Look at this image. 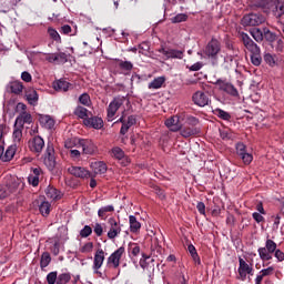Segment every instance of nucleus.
Returning <instances> with one entry per match:
<instances>
[{
	"label": "nucleus",
	"instance_id": "f257e3e1",
	"mask_svg": "<svg viewBox=\"0 0 284 284\" xmlns=\"http://www.w3.org/2000/svg\"><path fill=\"white\" fill-rule=\"evenodd\" d=\"M276 247V242L273 240H266L265 247H260L257 250L261 261H272V254H274Z\"/></svg>",
	"mask_w": 284,
	"mask_h": 284
},
{
	"label": "nucleus",
	"instance_id": "f03ea898",
	"mask_svg": "<svg viewBox=\"0 0 284 284\" xmlns=\"http://www.w3.org/2000/svg\"><path fill=\"white\" fill-rule=\"evenodd\" d=\"M239 263L237 273L240 281H247V275L254 276V267L252 264H247L243 257H239Z\"/></svg>",
	"mask_w": 284,
	"mask_h": 284
},
{
	"label": "nucleus",
	"instance_id": "7ed1b4c3",
	"mask_svg": "<svg viewBox=\"0 0 284 284\" xmlns=\"http://www.w3.org/2000/svg\"><path fill=\"white\" fill-rule=\"evenodd\" d=\"M125 99L124 98H114L108 109H106V119L108 121H114V116L116 115V112H119V109L121 105H123Z\"/></svg>",
	"mask_w": 284,
	"mask_h": 284
},
{
	"label": "nucleus",
	"instance_id": "20e7f679",
	"mask_svg": "<svg viewBox=\"0 0 284 284\" xmlns=\"http://www.w3.org/2000/svg\"><path fill=\"white\" fill-rule=\"evenodd\" d=\"M236 154L243 161L244 165H250L254 161V156L247 153V146L243 142H239L235 145Z\"/></svg>",
	"mask_w": 284,
	"mask_h": 284
},
{
	"label": "nucleus",
	"instance_id": "39448f33",
	"mask_svg": "<svg viewBox=\"0 0 284 284\" xmlns=\"http://www.w3.org/2000/svg\"><path fill=\"white\" fill-rule=\"evenodd\" d=\"M265 23V17L261 13H248L242 18V26H261Z\"/></svg>",
	"mask_w": 284,
	"mask_h": 284
},
{
	"label": "nucleus",
	"instance_id": "423d86ee",
	"mask_svg": "<svg viewBox=\"0 0 284 284\" xmlns=\"http://www.w3.org/2000/svg\"><path fill=\"white\" fill-rule=\"evenodd\" d=\"M108 225L109 231L106 233V236L108 239H110V241H114V239H116V236L121 234V224L119 223V221H116V219L110 217L108 220Z\"/></svg>",
	"mask_w": 284,
	"mask_h": 284
},
{
	"label": "nucleus",
	"instance_id": "0eeeda50",
	"mask_svg": "<svg viewBox=\"0 0 284 284\" xmlns=\"http://www.w3.org/2000/svg\"><path fill=\"white\" fill-rule=\"evenodd\" d=\"M192 101L199 108H205V105H210V93L206 91H196L192 97Z\"/></svg>",
	"mask_w": 284,
	"mask_h": 284
},
{
	"label": "nucleus",
	"instance_id": "6e6552de",
	"mask_svg": "<svg viewBox=\"0 0 284 284\" xmlns=\"http://www.w3.org/2000/svg\"><path fill=\"white\" fill-rule=\"evenodd\" d=\"M158 51L160 54H163L165 59H183L184 57V51L179 49L161 47Z\"/></svg>",
	"mask_w": 284,
	"mask_h": 284
},
{
	"label": "nucleus",
	"instance_id": "1a4fd4ad",
	"mask_svg": "<svg viewBox=\"0 0 284 284\" xmlns=\"http://www.w3.org/2000/svg\"><path fill=\"white\" fill-rule=\"evenodd\" d=\"M125 254V247L121 246L116 251H114L109 257H108V265H112L114 270L121 265V257Z\"/></svg>",
	"mask_w": 284,
	"mask_h": 284
},
{
	"label": "nucleus",
	"instance_id": "9d476101",
	"mask_svg": "<svg viewBox=\"0 0 284 284\" xmlns=\"http://www.w3.org/2000/svg\"><path fill=\"white\" fill-rule=\"evenodd\" d=\"M79 148H82V153L92 156L93 154H97V144L92 142V140H79L78 141Z\"/></svg>",
	"mask_w": 284,
	"mask_h": 284
},
{
	"label": "nucleus",
	"instance_id": "9b49d317",
	"mask_svg": "<svg viewBox=\"0 0 284 284\" xmlns=\"http://www.w3.org/2000/svg\"><path fill=\"white\" fill-rule=\"evenodd\" d=\"M105 262V252L103 248H100L95 252L94 257H93V266L92 270L94 274H100L101 272L99 271L100 267H103V263Z\"/></svg>",
	"mask_w": 284,
	"mask_h": 284
},
{
	"label": "nucleus",
	"instance_id": "f8f14e48",
	"mask_svg": "<svg viewBox=\"0 0 284 284\" xmlns=\"http://www.w3.org/2000/svg\"><path fill=\"white\" fill-rule=\"evenodd\" d=\"M44 165L48 170H54L57 165V160L54 158V146L48 144L45 153H44Z\"/></svg>",
	"mask_w": 284,
	"mask_h": 284
},
{
	"label": "nucleus",
	"instance_id": "ddd939ff",
	"mask_svg": "<svg viewBox=\"0 0 284 284\" xmlns=\"http://www.w3.org/2000/svg\"><path fill=\"white\" fill-rule=\"evenodd\" d=\"M221 52V42L216 39H212L206 48H205V54L210 57L211 59H214L216 54Z\"/></svg>",
	"mask_w": 284,
	"mask_h": 284
},
{
	"label": "nucleus",
	"instance_id": "4468645a",
	"mask_svg": "<svg viewBox=\"0 0 284 284\" xmlns=\"http://www.w3.org/2000/svg\"><path fill=\"white\" fill-rule=\"evenodd\" d=\"M241 39L243 41L244 48H246V50H248L251 54H253L254 52H261V48L258 47V44H256L255 41L247 36V33H241Z\"/></svg>",
	"mask_w": 284,
	"mask_h": 284
},
{
	"label": "nucleus",
	"instance_id": "2eb2a0df",
	"mask_svg": "<svg viewBox=\"0 0 284 284\" xmlns=\"http://www.w3.org/2000/svg\"><path fill=\"white\" fill-rule=\"evenodd\" d=\"M29 148L31 152L41 154V152H43V148H45V141H43V138L37 135L31 141H29Z\"/></svg>",
	"mask_w": 284,
	"mask_h": 284
},
{
	"label": "nucleus",
	"instance_id": "dca6fc26",
	"mask_svg": "<svg viewBox=\"0 0 284 284\" xmlns=\"http://www.w3.org/2000/svg\"><path fill=\"white\" fill-rule=\"evenodd\" d=\"M216 85L222 92H226V94H231V97H239V90H236L232 83L225 80H217Z\"/></svg>",
	"mask_w": 284,
	"mask_h": 284
},
{
	"label": "nucleus",
	"instance_id": "f3484780",
	"mask_svg": "<svg viewBox=\"0 0 284 284\" xmlns=\"http://www.w3.org/2000/svg\"><path fill=\"white\" fill-rule=\"evenodd\" d=\"M165 125L171 132H179L183 124L181 123V118L179 115H173L165 120Z\"/></svg>",
	"mask_w": 284,
	"mask_h": 284
},
{
	"label": "nucleus",
	"instance_id": "a211bd4d",
	"mask_svg": "<svg viewBox=\"0 0 284 284\" xmlns=\"http://www.w3.org/2000/svg\"><path fill=\"white\" fill-rule=\"evenodd\" d=\"M69 172L78 179H90V171L81 166H71L69 168Z\"/></svg>",
	"mask_w": 284,
	"mask_h": 284
},
{
	"label": "nucleus",
	"instance_id": "6ab92c4d",
	"mask_svg": "<svg viewBox=\"0 0 284 284\" xmlns=\"http://www.w3.org/2000/svg\"><path fill=\"white\" fill-rule=\"evenodd\" d=\"M84 125L93 128L94 130H101V128H103V119L97 116L85 119Z\"/></svg>",
	"mask_w": 284,
	"mask_h": 284
},
{
	"label": "nucleus",
	"instance_id": "aec40b11",
	"mask_svg": "<svg viewBox=\"0 0 284 284\" xmlns=\"http://www.w3.org/2000/svg\"><path fill=\"white\" fill-rule=\"evenodd\" d=\"M26 123H32V115L26 111H22L20 115L17 116L14 125L23 128Z\"/></svg>",
	"mask_w": 284,
	"mask_h": 284
},
{
	"label": "nucleus",
	"instance_id": "412c9836",
	"mask_svg": "<svg viewBox=\"0 0 284 284\" xmlns=\"http://www.w3.org/2000/svg\"><path fill=\"white\" fill-rule=\"evenodd\" d=\"M196 134H201V129L199 126H184L181 130V136L184 139H190V136H196Z\"/></svg>",
	"mask_w": 284,
	"mask_h": 284
},
{
	"label": "nucleus",
	"instance_id": "4be33fe9",
	"mask_svg": "<svg viewBox=\"0 0 284 284\" xmlns=\"http://www.w3.org/2000/svg\"><path fill=\"white\" fill-rule=\"evenodd\" d=\"M283 3L278 2V0H265L263 3V8H266V10H272L274 12L275 17H278V8Z\"/></svg>",
	"mask_w": 284,
	"mask_h": 284
},
{
	"label": "nucleus",
	"instance_id": "5701e85b",
	"mask_svg": "<svg viewBox=\"0 0 284 284\" xmlns=\"http://www.w3.org/2000/svg\"><path fill=\"white\" fill-rule=\"evenodd\" d=\"M132 125H136V118L134 115L128 116L126 121L123 122L121 129H120V134L124 136V134H128V131Z\"/></svg>",
	"mask_w": 284,
	"mask_h": 284
},
{
	"label": "nucleus",
	"instance_id": "b1692460",
	"mask_svg": "<svg viewBox=\"0 0 284 284\" xmlns=\"http://www.w3.org/2000/svg\"><path fill=\"white\" fill-rule=\"evenodd\" d=\"M53 89L55 92H68V90H70V82L65 80H58L53 82Z\"/></svg>",
	"mask_w": 284,
	"mask_h": 284
},
{
	"label": "nucleus",
	"instance_id": "393cba45",
	"mask_svg": "<svg viewBox=\"0 0 284 284\" xmlns=\"http://www.w3.org/2000/svg\"><path fill=\"white\" fill-rule=\"evenodd\" d=\"M8 90L12 94H21L23 92V83L21 81H12L8 84Z\"/></svg>",
	"mask_w": 284,
	"mask_h": 284
},
{
	"label": "nucleus",
	"instance_id": "a878e982",
	"mask_svg": "<svg viewBox=\"0 0 284 284\" xmlns=\"http://www.w3.org/2000/svg\"><path fill=\"white\" fill-rule=\"evenodd\" d=\"M91 168L94 174H105L108 172V165L104 162H93Z\"/></svg>",
	"mask_w": 284,
	"mask_h": 284
},
{
	"label": "nucleus",
	"instance_id": "bb28decb",
	"mask_svg": "<svg viewBox=\"0 0 284 284\" xmlns=\"http://www.w3.org/2000/svg\"><path fill=\"white\" fill-rule=\"evenodd\" d=\"M39 122L43 128H47V130H52V128H54V119L50 115H40Z\"/></svg>",
	"mask_w": 284,
	"mask_h": 284
},
{
	"label": "nucleus",
	"instance_id": "cd10ccee",
	"mask_svg": "<svg viewBox=\"0 0 284 284\" xmlns=\"http://www.w3.org/2000/svg\"><path fill=\"white\" fill-rule=\"evenodd\" d=\"M14 154H17V144H11L4 152L3 162L8 163V161H12Z\"/></svg>",
	"mask_w": 284,
	"mask_h": 284
},
{
	"label": "nucleus",
	"instance_id": "c85d7f7f",
	"mask_svg": "<svg viewBox=\"0 0 284 284\" xmlns=\"http://www.w3.org/2000/svg\"><path fill=\"white\" fill-rule=\"evenodd\" d=\"M220 136L223 141H235L236 133L230 129H222L220 130Z\"/></svg>",
	"mask_w": 284,
	"mask_h": 284
},
{
	"label": "nucleus",
	"instance_id": "c756f323",
	"mask_svg": "<svg viewBox=\"0 0 284 284\" xmlns=\"http://www.w3.org/2000/svg\"><path fill=\"white\" fill-rule=\"evenodd\" d=\"M26 98L30 105H37L39 103V93L34 89L29 90Z\"/></svg>",
	"mask_w": 284,
	"mask_h": 284
},
{
	"label": "nucleus",
	"instance_id": "7c9ffc66",
	"mask_svg": "<svg viewBox=\"0 0 284 284\" xmlns=\"http://www.w3.org/2000/svg\"><path fill=\"white\" fill-rule=\"evenodd\" d=\"M165 83V77H158L149 83V90H161Z\"/></svg>",
	"mask_w": 284,
	"mask_h": 284
},
{
	"label": "nucleus",
	"instance_id": "2f4dec72",
	"mask_svg": "<svg viewBox=\"0 0 284 284\" xmlns=\"http://www.w3.org/2000/svg\"><path fill=\"white\" fill-rule=\"evenodd\" d=\"M140 266L142 267L144 274L149 276V278H152L154 275V265H150L148 262H145V260H141Z\"/></svg>",
	"mask_w": 284,
	"mask_h": 284
},
{
	"label": "nucleus",
	"instance_id": "473e14b6",
	"mask_svg": "<svg viewBox=\"0 0 284 284\" xmlns=\"http://www.w3.org/2000/svg\"><path fill=\"white\" fill-rule=\"evenodd\" d=\"M129 223H130V230L133 234H136V232H139V230H141V222H139V220H136V216L130 215Z\"/></svg>",
	"mask_w": 284,
	"mask_h": 284
},
{
	"label": "nucleus",
	"instance_id": "72a5a7b5",
	"mask_svg": "<svg viewBox=\"0 0 284 284\" xmlns=\"http://www.w3.org/2000/svg\"><path fill=\"white\" fill-rule=\"evenodd\" d=\"M108 212H114V205H106L100 207L98 211V216L102 219V221H105V219L108 217Z\"/></svg>",
	"mask_w": 284,
	"mask_h": 284
},
{
	"label": "nucleus",
	"instance_id": "f704fd0d",
	"mask_svg": "<svg viewBox=\"0 0 284 284\" xmlns=\"http://www.w3.org/2000/svg\"><path fill=\"white\" fill-rule=\"evenodd\" d=\"M47 199H52V201H57L58 199H61V194L59 193V190L55 187L49 186L45 190Z\"/></svg>",
	"mask_w": 284,
	"mask_h": 284
},
{
	"label": "nucleus",
	"instance_id": "c9c22d12",
	"mask_svg": "<svg viewBox=\"0 0 284 284\" xmlns=\"http://www.w3.org/2000/svg\"><path fill=\"white\" fill-rule=\"evenodd\" d=\"M250 34H251V37H253V39L257 43H261V41H263L264 31H261V29H258V28L251 29Z\"/></svg>",
	"mask_w": 284,
	"mask_h": 284
},
{
	"label": "nucleus",
	"instance_id": "e433bc0d",
	"mask_svg": "<svg viewBox=\"0 0 284 284\" xmlns=\"http://www.w3.org/2000/svg\"><path fill=\"white\" fill-rule=\"evenodd\" d=\"M21 139H23V128L14 124V130H13V143L17 145V143H21Z\"/></svg>",
	"mask_w": 284,
	"mask_h": 284
},
{
	"label": "nucleus",
	"instance_id": "4c0bfd02",
	"mask_svg": "<svg viewBox=\"0 0 284 284\" xmlns=\"http://www.w3.org/2000/svg\"><path fill=\"white\" fill-rule=\"evenodd\" d=\"M50 207H52L50 202L43 201L39 205L40 214H42V216H49L50 215Z\"/></svg>",
	"mask_w": 284,
	"mask_h": 284
},
{
	"label": "nucleus",
	"instance_id": "58836bf2",
	"mask_svg": "<svg viewBox=\"0 0 284 284\" xmlns=\"http://www.w3.org/2000/svg\"><path fill=\"white\" fill-rule=\"evenodd\" d=\"M51 261H52V257L50 256V253L48 252L42 253L41 260H40V267L42 270L43 267H48Z\"/></svg>",
	"mask_w": 284,
	"mask_h": 284
},
{
	"label": "nucleus",
	"instance_id": "ea45409f",
	"mask_svg": "<svg viewBox=\"0 0 284 284\" xmlns=\"http://www.w3.org/2000/svg\"><path fill=\"white\" fill-rule=\"evenodd\" d=\"M74 114L75 116H79V119H83L84 121L85 119H89V111L83 106H77Z\"/></svg>",
	"mask_w": 284,
	"mask_h": 284
},
{
	"label": "nucleus",
	"instance_id": "a19ab883",
	"mask_svg": "<svg viewBox=\"0 0 284 284\" xmlns=\"http://www.w3.org/2000/svg\"><path fill=\"white\" fill-rule=\"evenodd\" d=\"M111 154L114 159H118V161H122V159H125V152H123L119 146H114L111 150Z\"/></svg>",
	"mask_w": 284,
	"mask_h": 284
},
{
	"label": "nucleus",
	"instance_id": "79ce46f5",
	"mask_svg": "<svg viewBox=\"0 0 284 284\" xmlns=\"http://www.w3.org/2000/svg\"><path fill=\"white\" fill-rule=\"evenodd\" d=\"M187 251L191 254L194 263H197V265H201V257H199V253H196V247H194V245L190 244L187 246Z\"/></svg>",
	"mask_w": 284,
	"mask_h": 284
},
{
	"label": "nucleus",
	"instance_id": "37998d69",
	"mask_svg": "<svg viewBox=\"0 0 284 284\" xmlns=\"http://www.w3.org/2000/svg\"><path fill=\"white\" fill-rule=\"evenodd\" d=\"M263 39L268 41V43H274V41H276V33L270 31V29L267 28H264Z\"/></svg>",
	"mask_w": 284,
	"mask_h": 284
},
{
	"label": "nucleus",
	"instance_id": "c03bdc74",
	"mask_svg": "<svg viewBox=\"0 0 284 284\" xmlns=\"http://www.w3.org/2000/svg\"><path fill=\"white\" fill-rule=\"evenodd\" d=\"M262 61H263V58H261V51L251 53V63L253 65L258 67L261 65Z\"/></svg>",
	"mask_w": 284,
	"mask_h": 284
},
{
	"label": "nucleus",
	"instance_id": "a18cd8bd",
	"mask_svg": "<svg viewBox=\"0 0 284 284\" xmlns=\"http://www.w3.org/2000/svg\"><path fill=\"white\" fill-rule=\"evenodd\" d=\"M119 68L120 70H124L125 72H131L132 68H134V64H132V62L130 61L120 60Z\"/></svg>",
	"mask_w": 284,
	"mask_h": 284
},
{
	"label": "nucleus",
	"instance_id": "49530a36",
	"mask_svg": "<svg viewBox=\"0 0 284 284\" xmlns=\"http://www.w3.org/2000/svg\"><path fill=\"white\" fill-rule=\"evenodd\" d=\"M264 61L271 67L276 65V55H272V53L264 54Z\"/></svg>",
	"mask_w": 284,
	"mask_h": 284
},
{
	"label": "nucleus",
	"instance_id": "de8ad7c7",
	"mask_svg": "<svg viewBox=\"0 0 284 284\" xmlns=\"http://www.w3.org/2000/svg\"><path fill=\"white\" fill-rule=\"evenodd\" d=\"M79 101L82 105H87L89 108V105L92 103V100H90V94L88 93H82L79 97Z\"/></svg>",
	"mask_w": 284,
	"mask_h": 284
},
{
	"label": "nucleus",
	"instance_id": "09e8293b",
	"mask_svg": "<svg viewBox=\"0 0 284 284\" xmlns=\"http://www.w3.org/2000/svg\"><path fill=\"white\" fill-rule=\"evenodd\" d=\"M172 23H183V21H187V14L179 13L171 19Z\"/></svg>",
	"mask_w": 284,
	"mask_h": 284
},
{
	"label": "nucleus",
	"instance_id": "8fccbe9b",
	"mask_svg": "<svg viewBox=\"0 0 284 284\" xmlns=\"http://www.w3.org/2000/svg\"><path fill=\"white\" fill-rule=\"evenodd\" d=\"M72 280V275L70 273H62L58 276V282L62 284H68Z\"/></svg>",
	"mask_w": 284,
	"mask_h": 284
},
{
	"label": "nucleus",
	"instance_id": "3c124183",
	"mask_svg": "<svg viewBox=\"0 0 284 284\" xmlns=\"http://www.w3.org/2000/svg\"><path fill=\"white\" fill-rule=\"evenodd\" d=\"M92 234V227L90 225H85L81 231H80V236L81 239H88Z\"/></svg>",
	"mask_w": 284,
	"mask_h": 284
},
{
	"label": "nucleus",
	"instance_id": "603ef678",
	"mask_svg": "<svg viewBox=\"0 0 284 284\" xmlns=\"http://www.w3.org/2000/svg\"><path fill=\"white\" fill-rule=\"evenodd\" d=\"M48 34L51 37V39H53V41H61V36L53 28L48 29Z\"/></svg>",
	"mask_w": 284,
	"mask_h": 284
},
{
	"label": "nucleus",
	"instance_id": "864d4df0",
	"mask_svg": "<svg viewBox=\"0 0 284 284\" xmlns=\"http://www.w3.org/2000/svg\"><path fill=\"white\" fill-rule=\"evenodd\" d=\"M57 280H59V276H58L57 272H50L47 275V283L48 284H55Z\"/></svg>",
	"mask_w": 284,
	"mask_h": 284
},
{
	"label": "nucleus",
	"instance_id": "5fc2aeb1",
	"mask_svg": "<svg viewBox=\"0 0 284 284\" xmlns=\"http://www.w3.org/2000/svg\"><path fill=\"white\" fill-rule=\"evenodd\" d=\"M93 247H94V244L92 242H89L81 247L80 252H82V254H90Z\"/></svg>",
	"mask_w": 284,
	"mask_h": 284
},
{
	"label": "nucleus",
	"instance_id": "6e6d98bb",
	"mask_svg": "<svg viewBox=\"0 0 284 284\" xmlns=\"http://www.w3.org/2000/svg\"><path fill=\"white\" fill-rule=\"evenodd\" d=\"M7 186L9 187V189H7L9 194H14V192H17V190H19V182L13 181L10 184H7Z\"/></svg>",
	"mask_w": 284,
	"mask_h": 284
},
{
	"label": "nucleus",
	"instance_id": "4d7b16f0",
	"mask_svg": "<svg viewBox=\"0 0 284 284\" xmlns=\"http://www.w3.org/2000/svg\"><path fill=\"white\" fill-rule=\"evenodd\" d=\"M217 116L220 119H223V121H230V119H232V115H230L229 112L221 109L217 110Z\"/></svg>",
	"mask_w": 284,
	"mask_h": 284
},
{
	"label": "nucleus",
	"instance_id": "13d9d810",
	"mask_svg": "<svg viewBox=\"0 0 284 284\" xmlns=\"http://www.w3.org/2000/svg\"><path fill=\"white\" fill-rule=\"evenodd\" d=\"M186 124L191 128H196V125H199V119L190 115L186 118Z\"/></svg>",
	"mask_w": 284,
	"mask_h": 284
},
{
	"label": "nucleus",
	"instance_id": "bf43d9fd",
	"mask_svg": "<svg viewBox=\"0 0 284 284\" xmlns=\"http://www.w3.org/2000/svg\"><path fill=\"white\" fill-rule=\"evenodd\" d=\"M8 190H10V187L6 185H0V199H6L10 196V192Z\"/></svg>",
	"mask_w": 284,
	"mask_h": 284
},
{
	"label": "nucleus",
	"instance_id": "052dcab7",
	"mask_svg": "<svg viewBox=\"0 0 284 284\" xmlns=\"http://www.w3.org/2000/svg\"><path fill=\"white\" fill-rule=\"evenodd\" d=\"M58 63H68V53L60 52L57 53Z\"/></svg>",
	"mask_w": 284,
	"mask_h": 284
},
{
	"label": "nucleus",
	"instance_id": "680f3d73",
	"mask_svg": "<svg viewBox=\"0 0 284 284\" xmlns=\"http://www.w3.org/2000/svg\"><path fill=\"white\" fill-rule=\"evenodd\" d=\"M10 132V128L6 124H0V141H2L3 136Z\"/></svg>",
	"mask_w": 284,
	"mask_h": 284
},
{
	"label": "nucleus",
	"instance_id": "e2e57ef3",
	"mask_svg": "<svg viewBox=\"0 0 284 284\" xmlns=\"http://www.w3.org/2000/svg\"><path fill=\"white\" fill-rule=\"evenodd\" d=\"M93 232L98 236H103V226L101 225V223H95V225L93 226Z\"/></svg>",
	"mask_w": 284,
	"mask_h": 284
},
{
	"label": "nucleus",
	"instance_id": "0e129e2a",
	"mask_svg": "<svg viewBox=\"0 0 284 284\" xmlns=\"http://www.w3.org/2000/svg\"><path fill=\"white\" fill-rule=\"evenodd\" d=\"M260 273L262 274V276H272V274H274V266L263 268L262 271H260Z\"/></svg>",
	"mask_w": 284,
	"mask_h": 284
},
{
	"label": "nucleus",
	"instance_id": "69168bd1",
	"mask_svg": "<svg viewBox=\"0 0 284 284\" xmlns=\"http://www.w3.org/2000/svg\"><path fill=\"white\" fill-rule=\"evenodd\" d=\"M21 79L26 83H30L32 81V74H30V72H28V71H24L21 73Z\"/></svg>",
	"mask_w": 284,
	"mask_h": 284
},
{
	"label": "nucleus",
	"instance_id": "338daca9",
	"mask_svg": "<svg viewBox=\"0 0 284 284\" xmlns=\"http://www.w3.org/2000/svg\"><path fill=\"white\" fill-rule=\"evenodd\" d=\"M28 180H29V183L31 185H33V187H37V185H39V176H37V175H29Z\"/></svg>",
	"mask_w": 284,
	"mask_h": 284
},
{
	"label": "nucleus",
	"instance_id": "774afa93",
	"mask_svg": "<svg viewBox=\"0 0 284 284\" xmlns=\"http://www.w3.org/2000/svg\"><path fill=\"white\" fill-rule=\"evenodd\" d=\"M45 59L49 63H57V61H59V58H57V53H49L47 54Z\"/></svg>",
	"mask_w": 284,
	"mask_h": 284
}]
</instances>
